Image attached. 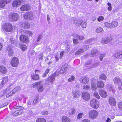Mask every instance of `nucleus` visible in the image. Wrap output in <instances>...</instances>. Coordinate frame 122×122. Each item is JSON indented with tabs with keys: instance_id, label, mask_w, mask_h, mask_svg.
<instances>
[{
	"instance_id": "nucleus-52",
	"label": "nucleus",
	"mask_w": 122,
	"mask_h": 122,
	"mask_svg": "<svg viewBox=\"0 0 122 122\" xmlns=\"http://www.w3.org/2000/svg\"><path fill=\"white\" fill-rule=\"evenodd\" d=\"M21 48L22 51H25L27 49V46L25 45H23L22 46Z\"/></svg>"
},
{
	"instance_id": "nucleus-49",
	"label": "nucleus",
	"mask_w": 122,
	"mask_h": 122,
	"mask_svg": "<svg viewBox=\"0 0 122 122\" xmlns=\"http://www.w3.org/2000/svg\"><path fill=\"white\" fill-rule=\"evenodd\" d=\"M81 27L83 28H85L86 27V22L82 21V23H81Z\"/></svg>"
},
{
	"instance_id": "nucleus-18",
	"label": "nucleus",
	"mask_w": 122,
	"mask_h": 122,
	"mask_svg": "<svg viewBox=\"0 0 122 122\" xmlns=\"http://www.w3.org/2000/svg\"><path fill=\"white\" fill-rule=\"evenodd\" d=\"M7 72L6 67L4 66L1 65L0 66V72L2 74H5Z\"/></svg>"
},
{
	"instance_id": "nucleus-16",
	"label": "nucleus",
	"mask_w": 122,
	"mask_h": 122,
	"mask_svg": "<svg viewBox=\"0 0 122 122\" xmlns=\"http://www.w3.org/2000/svg\"><path fill=\"white\" fill-rule=\"evenodd\" d=\"M99 93L100 96L103 98H106L107 96V92L106 91L103 89L100 90Z\"/></svg>"
},
{
	"instance_id": "nucleus-35",
	"label": "nucleus",
	"mask_w": 122,
	"mask_h": 122,
	"mask_svg": "<svg viewBox=\"0 0 122 122\" xmlns=\"http://www.w3.org/2000/svg\"><path fill=\"white\" fill-rule=\"evenodd\" d=\"M76 37L79 41H82L85 39L84 37L83 36L81 35H77Z\"/></svg>"
},
{
	"instance_id": "nucleus-11",
	"label": "nucleus",
	"mask_w": 122,
	"mask_h": 122,
	"mask_svg": "<svg viewBox=\"0 0 122 122\" xmlns=\"http://www.w3.org/2000/svg\"><path fill=\"white\" fill-rule=\"evenodd\" d=\"M72 95L73 97L79 98L80 97V92L78 90H74L72 92Z\"/></svg>"
},
{
	"instance_id": "nucleus-3",
	"label": "nucleus",
	"mask_w": 122,
	"mask_h": 122,
	"mask_svg": "<svg viewBox=\"0 0 122 122\" xmlns=\"http://www.w3.org/2000/svg\"><path fill=\"white\" fill-rule=\"evenodd\" d=\"M89 117L91 119H94L97 118L98 115L97 111L95 110H93L90 111L88 113Z\"/></svg>"
},
{
	"instance_id": "nucleus-41",
	"label": "nucleus",
	"mask_w": 122,
	"mask_h": 122,
	"mask_svg": "<svg viewBox=\"0 0 122 122\" xmlns=\"http://www.w3.org/2000/svg\"><path fill=\"white\" fill-rule=\"evenodd\" d=\"M107 4L109 6L107 8L108 10L109 11H111L112 10V7L111 4L109 2H108L107 3Z\"/></svg>"
},
{
	"instance_id": "nucleus-54",
	"label": "nucleus",
	"mask_w": 122,
	"mask_h": 122,
	"mask_svg": "<svg viewBox=\"0 0 122 122\" xmlns=\"http://www.w3.org/2000/svg\"><path fill=\"white\" fill-rule=\"evenodd\" d=\"M104 17L102 16H99L97 19V20L99 22H100L103 20Z\"/></svg>"
},
{
	"instance_id": "nucleus-53",
	"label": "nucleus",
	"mask_w": 122,
	"mask_h": 122,
	"mask_svg": "<svg viewBox=\"0 0 122 122\" xmlns=\"http://www.w3.org/2000/svg\"><path fill=\"white\" fill-rule=\"evenodd\" d=\"M119 51L115 53L114 55L115 57H119L120 56Z\"/></svg>"
},
{
	"instance_id": "nucleus-4",
	"label": "nucleus",
	"mask_w": 122,
	"mask_h": 122,
	"mask_svg": "<svg viewBox=\"0 0 122 122\" xmlns=\"http://www.w3.org/2000/svg\"><path fill=\"white\" fill-rule=\"evenodd\" d=\"M10 64L13 67H16L19 64V60L17 57H14L10 61Z\"/></svg>"
},
{
	"instance_id": "nucleus-38",
	"label": "nucleus",
	"mask_w": 122,
	"mask_h": 122,
	"mask_svg": "<svg viewBox=\"0 0 122 122\" xmlns=\"http://www.w3.org/2000/svg\"><path fill=\"white\" fill-rule=\"evenodd\" d=\"M14 93H13L12 91H10L6 95V97L7 98H9L10 97L12 96Z\"/></svg>"
},
{
	"instance_id": "nucleus-61",
	"label": "nucleus",
	"mask_w": 122,
	"mask_h": 122,
	"mask_svg": "<svg viewBox=\"0 0 122 122\" xmlns=\"http://www.w3.org/2000/svg\"><path fill=\"white\" fill-rule=\"evenodd\" d=\"M14 41L13 40V38H10V39L9 42H10L11 43H14Z\"/></svg>"
},
{
	"instance_id": "nucleus-63",
	"label": "nucleus",
	"mask_w": 122,
	"mask_h": 122,
	"mask_svg": "<svg viewBox=\"0 0 122 122\" xmlns=\"http://www.w3.org/2000/svg\"><path fill=\"white\" fill-rule=\"evenodd\" d=\"M111 120L109 118H107V120H106V122H111Z\"/></svg>"
},
{
	"instance_id": "nucleus-6",
	"label": "nucleus",
	"mask_w": 122,
	"mask_h": 122,
	"mask_svg": "<svg viewBox=\"0 0 122 122\" xmlns=\"http://www.w3.org/2000/svg\"><path fill=\"white\" fill-rule=\"evenodd\" d=\"M81 98L85 101L88 100L90 98V95L89 93L86 92H82L81 93Z\"/></svg>"
},
{
	"instance_id": "nucleus-8",
	"label": "nucleus",
	"mask_w": 122,
	"mask_h": 122,
	"mask_svg": "<svg viewBox=\"0 0 122 122\" xmlns=\"http://www.w3.org/2000/svg\"><path fill=\"white\" fill-rule=\"evenodd\" d=\"M68 67V65L67 63H65L62 65L59 70V73L62 74L65 73L67 70Z\"/></svg>"
},
{
	"instance_id": "nucleus-44",
	"label": "nucleus",
	"mask_w": 122,
	"mask_h": 122,
	"mask_svg": "<svg viewBox=\"0 0 122 122\" xmlns=\"http://www.w3.org/2000/svg\"><path fill=\"white\" fill-rule=\"evenodd\" d=\"M91 86L92 89L94 90H96L97 89V86L96 85L95 83L91 84Z\"/></svg>"
},
{
	"instance_id": "nucleus-37",
	"label": "nucleus",
	"mask_w": 122,
	"mask_h": 122,
	"mask_svg": "<svg viewBox=\"0 0 122 122\" xmlns=\"http://www.w3.org/2000/svg\"><path fill=\"white\" fill-rule=\"evenodd\" d=\"M112 24L113 28L117 26L118 25V22L116 21H113L112 22Z\"/></svg>"
},
{
	"instance_id": "nucleus-21",
	"label": "nucleus",
	"mask_w": 122,
	"mask_h": 122,
	"mask_svg": "<svg viewBox=\"0 0 122 122\" xmlns=\"http://www.w3.org/2000/svg\"><path fill=\"white\" fill-rule=\"evenodd\" d=\"M31 78L34 80H38L40 79V77L39 75L36 73L32 74L31 76Z\"/></svg>"
},
{
	"instance_id": "nucleus-43",
	"label": "nucleus",
	"mask_w": 122,
	"mask_h": 122,
	"mask_svg": "<svg viewBox=\"0 0 122 122\" xmlns=\"http://www.w3.org/2000/svg\"><path fill=\"white\" fill-rule=\"evenodd\" d=\"M78 40L77 39H73V41L74 45L77 44L79 43Z\"/></svg>"
},
{
	"instance_id": "nucleus-7",
	"label": "nucleus",
	"mask_w": 122,
	"mask_h": 122,
	"mask_svg": "<svg viewBox=\"0 0 122 122\" xmlns=\"http://www.w3.org/2000/svg\"><path fill=\"white\" fill-rule=\"evenodd\" d=\"M20 41L22 43H27L29 41V38L25 35L22 34L20 35L19 38Z\"/></svg>"
},
{
	"instance_id": "nucleus-51",
	"label": "nucleus",
	"mask_w": 122,
	"mask_h": 122,
	"mask_svg": "<svg viewBox=\"0 0 122 122\" xmlns=\"http://www.w3.org/2000/svg\"><path fill=\"white\" fill-rule=\"evenodd\" d=\"M75 78V77L73 76H71L70 78H69L68 80V81L69 82H71L72 81L74 80Z\"/></svg>"
},
{
	"instance_id": "nucleus-2",
	"label": "nucleus",
	"mask_w": 122,
	"mask_h": 122,
	"mask_svg": "<svg viewBox=\"0 0 122 122\" xmlns=\"http://www.w3.org/2000/svg\"><path fill=\"white\" fill-rule=\"evenodd\" d=\"M13 29V26L12 25L8 22L5 23L2 28L4 31L7 32L11 31Z\"/></svg>"
},
{
	"instance_id": "nucleus-20",
	"label": "nucleus",
	"mask_w": 122,
	"mask_h": 122,
	"mask_svg": "<svg viewBox=\"0 0 122 122\" xmlns=\"http://www.w3.org/2000/svg\"><path fill=\"white\" fill-rule=\"evenodd\" d=\"M8 78L7 76L4 77L0 84V85L2 86L6 84L8 82Z\"/></svg>"
},
{
	"instance_id": "nucleus-56",
	"label": "nucleus",
	"mask_w": 122,
	"mask_h": 122,
	"mask_svg": "<svg viewBox=\"0 0 122 122\" xmlns=\"http://www.w3.org/2000/svg\"><path fill=\"white\" fill-rule=\"evenodd\" d=\"M64 54V52L62 51H61L60 54V59H61Z\"/></svg>"
},
{
	"instance_id": "nucleus-39",
	"label": "nucleus",
	"mask_w": 122,
	"mask_h": 122,
	"mask_svg": "<svg viewBox=\"0 0 122 122\" xmlns=\"http://www.w3.org/2000/svg\"><path fill=\"white\" fill-rule=\"evenodd\" d=\"M93 95L95 97L98 99H100V97L98 93L96 92H95L93 93Z\"/></svg>"
},
{
	"instance_id": "nucleus-1",
	"label": "nucleus",
	"mask_w": 122,
	"mask_h": 122,
	"mask_svg": "<svg viewBox=\"0 0 122 122\" xmlns=\"http://www.w3.org/2000/svg\"><path fill=\"white\" fill-rule=\"evenodd\" d=\"M90 104L91 107L93 108L97 109L99 107V102L96 99H92L90 101Z\"/></svg>"
},
{
	"instance_id": "nucleus-48",
	"label": "nucleus",
	"mask_w": 122,
	"mask_h": 122,
	"mask_svg": "<svg viewBox=\"0 0 122 122\" xmlns=\"http://www.w3.org/2000/svg\"><path fill=\"white\" fill-rule=\"evenodd\" d=\"M15 109H18L20 110H22L23 109V107L21 106H18L15 107Z\"/></svg>"
},
{
	"instance_id": "nucleus-28",
	"label": "nucleus",
	"mask_w": 122,
	"mask_h": 122,
	"mask_svg": "<svg viewBox=\"0 0 122 122\" xmlns=\"http://www.w3.org/2000/svg\"><path fill=\"white\" fill-rule=\"evenodd\" d=\"M50 69L49 68L46 69L45 70L44 73L42 76V77H46L47 76V74L50 71Z\"/></svg>"
},
{
	"instance_id": "nucleus-17",
	"label": "nucleus",
	"mask_w": 122,
	"mask_h": 122,
	"mask_svg": "<svg viewBox=\"0 0 122 122\" xmlns=\"http://www.w3.org/2000/svg\"><path fill=\"white\" fill-rule=\"evenodd\" d=\"M20 10L22 11H25L30 10L28 5L25 4L22 5L20 7Z\"/></svg>"
},
{
	"instance_id": "nucleus-47",
	"label": "nucleus",
	"mask_w": 122,
	"mask_h": 122,
	"mask_svg": "<svg viewBox=\"0 0 122 122\" xmlns=\"http://www.w3.org/2000/svg\"><path fill=\"white\" fill-rule=\"evenodd\" d=\"M41 114L43 115H47L48 114V112L47 111L44 110L42 111L41 112Z\"/></svg>"
},
{
	"instance_id": "nucleus-15",
	"label": "nucleus",
	"mask_w": 122,
	"mask_h": 122,
	"mask_svg": "<svg viewBox=\"0 0 122 122\" xmlns=\"http://www.w3.org/2000/svg\"><path fill=\"white\" fill-rule=\"evenodd\" d=\"M108 102L112 106H114L116 105V102L114 98L110 97L109 99Z\"/></svg>"
},
{
	"instance_id": "nucleus-5",
	"label": "nucleus",
	"mask_w": 122,
	"mask_h": 122,
	"mask_svg": "<svg viewBox=\"0 0 122 122\" xmlns=\"http://www.w3.org/2000/svg\"><path fill=\"white\" fill-rule=\"evenodd\" d=\"M56 78V75L52 74L47 78L45 80V83L46 85H49L50 82L51 83H53Z\"/></svg>"
},
{
	"instance_id": "nucleus-64",
	"label": "nucleus",
	"mask_w": 122,
	"mask_h": 122,
	"mask_svg": "<svg viewBox=\"0 0 122 122\" xmlns=\"http://www.w3.org/2000/svg\"><path fill=\"white\" fill-rule=\"evenodd\" d=\"M2 47L3 45L0 42V51L1 50Z\"/></svg>"
},
{
	"instance_id": "nucleus-32",
	"label": "nucleus",
	"mask_w": 122,
	"mask_h": 122,
	"mask_svg": "<svg viewBox=\"0 0 122 122\" xmlns=\"http://www.w3.org/2000/svg\"><path fill=\"white\" fill-rule=\"evenodd\" d=\"M20 86H17L14 89L12 90V91L13 92V93L14 94L17 92L19 91L20 90Z\"/></svg>"
},
{
	"instance_id": "nucleus-57",
	"label": "nucleus",
	"mask_w": 122,
	"mask_h": 122,
	"mask_svg": "<svg viewBox=\"0 0 122 122\" xmlns=\"http://www.w3.org/2000/svg\"><path fill=\"white\" fill-rule=\"evenodd\" d=\"M14 52L11 50H10L8 51V54L10 56H12Z\"/></svg>"
},
{
	"instance_id": "nucleus-10",
	"label": "nucleus",
	"mask_w": 122,
	"mask_h": 122,
	"mask_svg": "<svg viewBox=\"0 0 122 122\" xmlns=\"http://www.w3.org/2000/svg\"><path fill=\"white\" fill-rule=\"evenodd\" d=\"M79 80L81 82L84 84H86L89 83V78L86 76H82L80 78Z\"/></svg>"
},
{
	"instance_id": "nucleus-14",
	"label": "nucleus",
	"mask_w": 122,
	"mask_h": 122,
	"mask_svg": "<svg viewBox=\"0 0 122 122\" xmlns=\"http://www.w3.org/2000/svg\"><path fill=\"white\" fill-rule=\"evenodd\" d=\"M97 87L98 88H102L105 86V84L101 80L98 81L96 83Z\"/></svg>"
},
{
	"instance_id": "nucleus-31",
	"label": "nucleus",
	"mask_w": 122,
	"mask_h": 122,
	"mask_svg": "<svg viewBox=\"0 0 122 122\" xmlns=\"http://www.w3.org/2000/svg\"><path fill=\"white\" fill-rule=\"evenodd\" d=\"M84 52V51L81 49H79L77 51H76L75 53V54L76 55H78L79 54Z\"/></svg>"
},
{
	"instance_id": "nucleus-60",
	"label": "nucleus",
	"mask_w": 122,
	"mask_h": 122,
	"mask_svg": "<svg viewBox=\"0 0 122 122\" xmlns=\"http://www.w3.org/2000/svg\"><path fill=\"white\" fill-rule=\"evenodd\" d=\"M81 122H91L90 120L87 119H83L82 121Z\"/></svg>"
},
{
	"instance_id": "nucleus-59",
	"label": "nucleus",
	"mask_w": 122,
	"mask_h": 122,
	"mask_svg": "<svg viewBox=\"0 0 122 122\" xmlns=\"http://www.w3.org/2000/svg\"><path fill=\"white\" fill-rule=\"evenodd\" d=\"M105 56V54H101L99 57L100 60V61H102L103 57Z\"/></svg>"
},
{
	"instance_id": "nucleus-42",
	"label": "nucleus",
	"mask_w": 122,
	"mask_h": 122,
	"mask_svg": "<svg viewBox=\"0 0 122 122\" xmlns=\"http://www.w3.org/2000/svg\"><path fill=\"white\" fill-rule=\"evenodd\" d=\"M103 30L102 28L101 27H99L96 30V31L97 33H100Z\"/></svg>"
},
{
	"instance_id": "nucleus-40",
	"label": "nucleus",
	"mask_w": 122,
	"mask_h": 122,
	"mask_svg": "<svg viewBox=\"0 0 122 122\" xmlns=\"http://www.w3.org/2000/svg\"><path fill=\"white\" fill-rule=\"evenodd\" d=\"M37 89L39 92H41L43 91V88L42 86L40 85L37 87Z\"/></svg>"
},
{
	"instance_id": "nucleus-46",
	"label": "nucleus",
	"mask_w": 122,
	"mask_h": 122,
	"mask_svg": "<svg viewBox=\"0 0 122 122\" xmlns=\"http://www.w3.org/2000/svg\"><path fill=\"white\" fill-rule=\"evenodd\" d=\"M113 36H111L108 37H106V38L108 41L109 43L113 40Z\"/></svg>"
},
{
	"instance_id": "nucleus-62",
	"label": "nucleus",
	"mask_w": 122,
	"mask_h": 122,
	"mask_svg": "<svg viewBox=\"0 0 122 122\" xmlns=\"http://www.w3.org/2000/svg\"><path fill=\"white\" fill-rule=\"evenodd\" d=\"M75 112V110L74 109H72L71 110V114H74Z\"/></svg>"
},
{
	"instance_id": "nucleus-19",
	"label": "nucleus",
	"mask_w": 122,
	"mask_h": 122,
	"mask_svg": "<svg viewBox=\"0 0 122 122\" xmlns=\"http://www.w3.org/2000/svg\"><path fill=\"white\" fill-rule=\"evenodd\" d=\"M61 121L62 122H71L70 118L65 116H63L61 117Z\"/></svg>"
},
{
	"instance_id": "nucleus-26",
	"label": "nucleus",
	"mask_w": 122,
	"mask_h": 122,
	"mask_svg": "<svg viewBox=\"0 0 122 122\" xmlns=\"http://www.w3.org/2000/svg\"><path fill=\"white\" fill-rule=\"evenodd\" d=\"M98 51L97 49H93L91 51V56L93 57L95 56L97 53Z\"/></svg>"
},
{
	"instance_id": "nucleus-36",
	"label": "nucleus",
	"mask_w": 122,
	"mask_h": 122,
	"mask_svg": "<svg viewBox=\"0 0 122 122\" xmlns=\"http://www.w3.org/2000/svg\"><path fill=\"white\" fill-rule=\"evenodd\" d=\"M117 105L118 108L121 111H122V101L119 102L117 104Z\"/></svg>"
},
{
	"instance_id": "nucleus-50",
	"label": "nucleus",
	"mask_w": 122,
	"mask_h": 122,
	"mask_svg": "<svg viewBox=\"0 0 122 122\" xmlns=\"http://www.w3.org/2000/svg\"><path fill=\"white\" fill-rule=\"evenodd\" d=\"M83 115V114L82 113H78L77 117V118L79 119L81 118Z\"/></svg>"
},
{
	"instance_id": "nucleus-23",
	"label": "nucleus",
	"mask_w": 122,
	"mask_h": 122,
	"mask_svg": "<svg viewBox=\"0 0 122 122\" xmlns=\"http://www.w3.org/2000/svg\"><path fill=\"white\" fill-rule=\"evenodd\" d=\"M74 24L76 26H80L82 23V21L80 20H74Z\"/></svg>"
},
{
	"instance_id": "nucleus-13",
	"label": "nucleus",
	"mask_w": 122,
	"mask_h": 122,
	"mask_svg": "<svg viewBox=\"0 0 122 122\" xmlns=\"http://www.w3.org/2000/svg\"><path fill=\"white\" fill-rule=\"evenodd\" d=\"M11 0H0V8H3L5 6V4L10 3Z\"/></svg>"
},
{
	"instance_id": "nucleus-55",
	"label": "nucleus",
	"mask_w": 122,
	"mask_h": 122,
	"mask_svg": "<svg viewBox=\"0 0 122 122\" xmlns=\"http://www.w3.org/2000/svg\"><path fill=\"white\" fill-rule=\"evenodd\" d=\"M90 88V86L88 85H85L83 86V88L85 90L89 89Z\"/></svg>"
},
{
	"instance_id": "nucleus-45",
	"label": "nucleus",
	"mask_w": 122,
	"mask_h": 122,
	"mask_svg": "<svg viewBox=\"0 0 122 122\" xmlns=\"http://www.w3.org/2000/svg\"><path fill=\"white\" fill-rule=\"evenodd\" d=\"M88 48L89 46L88 45H85L81 49L84 51V52L88 50Z\"/></svg>"
},
{
	"instance_id": "nucleus-24",
	"label": "nucleus",
	"mask_w": 122,
	"mask_h": 122,
	"mask_svg": "<svg viewBox=\"0 0 122 122\" xmlns=\"http://www.w3.org/2000/svg\"><path fill=\"white\" fill-rule=\"evenodd\" d=\"M113 81L115 84H118L121 81V80L120 78L117 77L114 78Z\"/></svg>"
},
{
	"instance_id": "nucleus-9",
	"label": "nucleus",
	"mask_w": 122,
	"mask_h": 122,
	"mask_svg": "<svg viewBox=\"0 0 122 122\" xmlns=\"http://www.w3.org/2000/svg\"><path fill=\"white\" fill-rule=\"evenodd\" d=\"M9 16L13 21L17 20L19 19V15L16 13H11L9 14Z\"/></svg>"
},
{
	"instance_id": "nucleus-12",
	"label": "nucleus",
	"mask_w": 122,
	"mask_h": 122,
	"mask_svg": "<svg viewBox=\"0 0 122 122\" xmlns=\"http://www.w3.org/2000/svg\"><path fill=\"white\" fill-rule=\"evenodd\" d=\"M23 2L22 0H15L12 3V6L14 7H17L21 5Z\"/></svg>"
},
{
	"instance_id": "nucleus-58",
	"label": "nucleus",
	"mask_w": 122,
	"mask_h": 122,
	"mask_svg": "<svg viewBox=\"0 0 122 122\" xmlns=\"http://www.w3.org/2000/svg\"><path fill=\"white\" fill-rule=\"evenodd\" d=\"M30 25L29 23H25L24 25V27L26 28H28L30 27Z\"/></svg>"
},
{
	"instance_id": "nucleus-29",
	"label": "nucleus",
	"mask_w": 122,
	"mask_h": 122,
	"mask_svg": "<svg viewBox=\"0 0 122 122\" xmlns=\"http://www.w3.org/2000/svg\"><path fill=\"white\" fill-rule=\"evenodd\" d=\"M105 25L106 27L109 28H113L112 23H110L108 22H106L105 23Z\"/></svg>"
},
{
	"instance_id": "nucleus-33",
	"label": "nucleus",
	"mask_w": 122,
	"mask_h": 122,
	"mask_svg": "<svg viewBox=\"0 0 122 122\" xmlns=\"http://www.w3.org/2000/svg\"><path fill=\"white\" fill-rule=\"evenodd\" d=\"M42 82L41 81H40L33 83V87L34 88L36 87L39 85H40L42 83Z\"/></svg>"
},
{
	"instance_id": "nucleus-22",
	"label": "nucleus",
	"mask_w": 122,
	"mask_h": 122,
	"mask_svg": "<svg viewBox=\"0 0 122 122\" xmlns=\"http://www.w3.org/2000/svg\"><path fill=\"white\" fill-rule=\"evenodd\" d=\"M17 110L11 113V115L13 116H15L21 114L22 112L21 111Z\"/></svg>"
},
{
	"instance_id": "nucleus-25",
	"label": "nucleus",
	"mask_w": 122,
	"mask_h": 122,
	"mask_svg": "<svg viewBox=\"0 0 122 122\" xmlns=\"http://www.w3.org/2000/svg\"><path fill=\"white\" fill-rule=\"evenodd\" d=\"M36 122H46V120L44 118L39 117L37 119Z\"/></svg>"
},
{
	"instance_id": "nucleus-30",
	"label": "nucleus",
	"mask_w": 122,
	"mask_h": 122,
	"mask_svg": "<svg viewBox=\"0 0 122 122\" xmlns=\"http://www.w3.org/2000/svg\"><path fill=\"white\" fill-rule=\"evenodd\" d=\"M109 43L108 41L107 40L106 38V39L104 38H103L102 39V40L101 41V43L102 44H107Z\"/></svg>"
},
{
	"instance_id": "nucleus-34",
	"label": "nucleus",
	"mask_w": 122,
	"mask_h": 122,
	"mask_svg": "<svg viewBox=\"0 0 122 122\" xmlns=\"http://www.w3.org/2000/svg\"><path fill=\"white\" fill-rule=\"evenodd\" d=\"M39 97L38 96H37L35 98L34 100L33 101V103L35 104L39 102Z\"/></svg>"
},
{
	"instance_id": "nucleus-27",
	"label": "nucleus",
	"mask_w": 122,
	"mask_h": 122,
	"mask_svg": "<svg viewBox=\"0 0 122 122\" xmlns=\"http://www.w3.org/2000/svg\"><path fill=\"white\" fill-rule=\"evenodd\" d=\"M99 78L101 80L106 81V80L107 76L104 74H102L100 75Z\"/></svg>"
}]
</instances>
